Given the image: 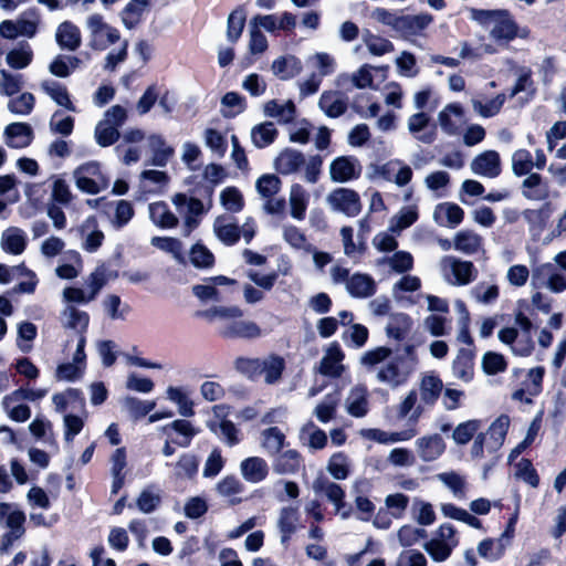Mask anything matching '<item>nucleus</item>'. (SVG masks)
<instances>
[{
  "mask_svg": "<svg viewBox=\"0 0 566 566\" xmlns=\"http://www.w3.org/2000/svg\"><path fill=\"white\" fill-rule=\"evenodd\" d=\"M551 214V202H545L539 209H525L522 211V216L528 223V231L534 240L538 239L546 229Z\"/></svg>",
  "mask_w": 566,
  "mask_h": 566,
  "instance_id": "nucleus-8",
  "label": "nucleus"
},
{
  "mask_svg": "<svg viewBox=\"0 0 566 566\" xmlns=\"http://www.w3.org/2000/svg\"><path fill=\"white\" fill-rule=\"evenodd\" d=\"M459 544L455 527L451 523H443L437 528L433 537L423 544V548L434 562L441 563L451 556Z\"/></svg>",
  "mask_w": 566,
  "mask_h": 566,
  "instance_id": "nucleus-1",
  "label": "nucleus"
},
{
  "mask_svg": "<svg viewBox=\"0 0 566 566\" xmlns=\"http://www.w3.org/2000/svg\"><path fill=\"white\" fill-rule=\"evenodd\" d=\"M471 169L476 175L488 178H496L502 171L499 153L495 150H485L479 154L472 160Z\"/></svg>",
  "mask_w": 566,
  "mask_h": 566,
  "instance_id": "nucleus-6",
  "label": "nucleus"
},
{
  "mask_svg": "<svg viewBox=\"0 0 566 566\" xmlns=\"http://www.w3.org/2000/svg\"><path fill=\"white\" fill-rule=\"evenodd\" d=\"M88 25L92 29L93 34L90 46L93 50H105L107 48V43L102 40V31H104L108 24L104 23L101 14L96 13L88 18Z\"/></svg>",
  "mask_w": 566,
  "mask_h": 566,
  "instance_id": "nucleus-54",
  "label": "nucleus"
},
{
  "mask_svg": "<svg viewBox=\"0 0 566 566\" xmlns=\"http://www.w3.org/2000/svg\"><path fill=\"white\" fill-rule=\"evenodd\" d=\"M55 39L61 49L75 51L81 45V31L71 21L62 22L56 30Z\"/></svg>",
  "mask_w": 566,
  "mask_h": 566,
  "instance_id": "nucleus-19",
  "label": "nucleus"
},
{
  "mask_svg": "<svg viewBox=\"0 0 566 566\" xmlns=\"http://www.w3.org/2000/svg\"><path fill=\"white\" fill-rule=\"evenodd\" d=\"M481 245V237L470 231H460L454 238V248L467 254L475 253Z\"/></svg>",
  "mask_w": 566,
  "mask_h": 566,
  "instance_id": "nucleus-49",
  "label": "nucleus"
},
{
  "mask_svg": "<svg viewBox=\"0 0 566 566\" xmlns=\"http://www.w3.org/2000/svg\"><path fill=\"white\" fill-rule=\"evenodd\" d=\"M151 0H130L123 11H122V21L124 25L132 30L134 29L140 21L145 9L150 4Z\"/></svg>",
  "mask_w": 566,
  "mask_h": 566,
  "instance_id": "nucleus-31",
  "label": "nucleus"
},
{
  "mask_svg": "<svg viewBox=\"0 0 566 566\" xmlns=\"http://www.w3.org/2000/svg\"><path fill=\"white\" fill-rule=\"evenodd\" d=\"M149 146L153 153L150 165L165 167L175 154V149L167 145L161 135L154 134L149 137Z\"/></svg>",
  "mask_w": 566,
  "mask_h": 566,
  "instance_id": "nucleus-22",
  "label": "nucleus"
},
{
  "mask_svg": "<svg viewBox=\"0 0 566 566\" xmlns=\"http://www.w3.org/2000/svg\"><path fill=\"white\" fill-rule=\"evenodd\" d=\"M405 356H396L392 360L388 361L377 373V379L381 382L388 384L392 388L405 385L412 371V368L405 369Z\"/></svg>",
  "mask_w": 566,
  "mask_h": 566,
  "instance_id": "nucleus-4",
  "label": "nucleus"
},
{
  "mask_svg": "<svg viewBox=\"0 0 566 566\" xmlns=\"http://www.w3.org/2000/svg\"><path fill=\"white\" fill-rule=\"evenodd\" d=\"M443 389V382L436 375H426L420 382L421 400L426 405H434Z\"/></svg>",
  "mask_w": 566,
  "mask_h": 566,
  "instance_id": "nucleus-29",
  "label": "nucleus"
},
{
  "mask_svg": "<svg viewBox=\"0 0 566 566\" xmlns=\"http://www.w3.org/2000/svg\"><path fill=\"white\" fill-rule=\"evenodd\" d=\"M272 70L281 80H290L302 71V64L294 55L280 56L273 61Z\"/></svg>",
  "mask_w": 566,
  "mask_h": 566,
  "instance_id": "nucleus-30",
  "label": "nucleus"
},
{
  "mask_svg": "<svg viewBox=\"0 0 566 566\" xmlns=\"http://www.w3.org/2000/svg\"><path fill=\"white\" fill-rule=\"evenodd\" d=\"M481 427V420L472 419L459 423L453 430L452 438L458 444H467L476 434Z\"/></svg>",
  "mask_w": 566,
  "mask_h": 566,
  "instance_id": "nucleus-48",
  "label": "nucleus"
},
{
  "mask_svg": "<svg viewBox=\"0 0 566 566\" xmlns=\"http://www.w3.org/2000/svg\"><path fill=\"white\" fill-rule=\"evenodd\" d=\"M302 455L296 450L280 452L274 462V471L279 474H294L300 470Z\"/></svg>",
  "mask_w": 566,
  "mask_h": 566,
  "instance_id": "nucleus-25",
  "label": "nucleus"
},
{
  "mask_svg": "<svg viewBox=\"0 0 566 566\" xmlns=\"http://www.w3.org/2000/svg\"><path fill=\"white\" fill-rule=\"evenodd\" d=\"M543 411H539L536 417L532 420L525 438L511 451L509 459L514 460L523 451H525L535 440L542 424Z\"/></svg>",
  "mask_w": 566,
  "mask_h": 566,
  "instance_id": "nucleus-45",
  "label": "nucleus"
},
{
  "mask_svg": "<svg viewBox=\"0 0 566 566\" xmlns=\"http://www.w3.org/2000/svg\"><path fill=\"white\" fill-rule=\"evenodd\" d=\"M1 247L4 252L19 255L27 248V241L19 228L11 227L2 233Z\"/></svg>",
  "mask_w": 566,
  "mask_h": 566,
  "instance_id": "nucleus-27",
  "label": "nucleus"
},
{
  "mask_svg": "<svg viewBox=\"0 0 566 566\" xmlns=\"http://www.w3.org/2000/svg\"><path fill=\"white\" fill-rule=\"evenodd\" d=\"M510 428V417L501 415L497 417L489 428L490 438L494 441L496 447L503 444Z\"/></svg>",
  "mask_w": 566,
  "mask_h": 566,
  "instance_id": "nucleus-61",
  "label": "nucleus"
},
{
  "mask_svg": "<svg viewBox=\"0 0 566 566\" xmlns=\"http://www.w3.org/2000/svg\"><path fill=\"white\" fill-rule=\"evenodd\" d=\"M416 444L418 454L424 462L437 460L446 451V442L439 433L418 438Z\"/></svg>",
  "mask_w": 566,
  "mask_h": 566,
  "instance_id": "nucleus-11",
  "label": "nucleus"
},
{
  "mask_svg": "<svg viewBox=\"0 0 566 566\" xmlns=\"http://www.w3.org/2000/svg\"><path fill=\"white\" fill-rule=\"evenodd\" d=\"M451 114L461 117L464 114L463 107L459 103L448 104L443 111L439 113V123L441 128L448 135H455L458 133L457 124L451 119Z\"/></svg>",
  "mask_w": 566,
  "mask_h": 566,
  "instance_id": "nucleus-42",
  "label": "nucleus"
},
{
  "mask_svg": "<svg viewBox=\"0 0 566 566\" xmlns=\"http://www.w3.org/2000/svg\"><path fill=\"white\" fill-rule=\"evenodd\" d=\"M203 176L206 179H208L209 184L197 185L195 188V191H197L201 197L208 199V201H209L208 209H209L212 206V197L214 193V187L218 184L222 182L227 178L228 174L221 165L211 163L206 166Z\"/></svg>",
  "mask_w": 566,
  "mask_h": 566,
  "instance_id": "nucleus-9",
  "label": "nucleus"
},
{
  "mask_svg": "<svg viewBox=\"0 0 566 566\" xmlns=\"http://www.w3.org/2000/svg\"><path fill=\"white\" fill-rule=\"evenodd\" d=\"M305 164L304 154L291 147L281 150L274 159L275 170L283 176L297 172Z\"/></svg>",
  "mask_w": 566,
  "mask_h": 566,
  "instance_id": "nucleus-7",
  "label": "nucleus"
},
{
  "mask_svg": "<svg viewBox=\"0 0 566 566\" xmlns=\"http://www.w3.org/2000/svg\"><path fill=\"white\" fill-rule=\"evenodd\" d=\"M168 398L178 406V411L184 417L195 415L193 402L179 387H169L167 389Z\"/></svg>",
  "mask_w": 566,
  "mask_h": 566,
  "instance_id": "nucleus-51",
  "label": "nucleus"
},
{
  "mask_svg": "<svg viewBox=\"0 0 566 566\" xmlns=\"http://www.w3.org/2000/svg\"><path fill=\"white\" fill-rule=\"evenodd\" d=\"M419 218L416 207H405L394 217L390 230L400 231L411 227Z\"/></svg>",
  "mask_w": 566,
  "mask_h": 566,
  "instance_id": "nucleus-58",
  "label": "nucleus"
},
{
  "mask_svg": "<svg viewBox=\"0 0 566 566\" xmlns=\"http://www.w3.org/2000/svg\"><path fill=\"white\" fill-rule=\"evenodd\" d=\"M220 336L226 339H254L261 336L260 326L251 321H233L220 331Z\"/></svg>",
  "mask_w": 566,
  "mask_h": 566,
  "instance_id": "nucleus-12",
  "label": "nucleus"
},
{
  "mask_svg": "<svg viewBox=\"0 0 566 566\" xmlns=\"http://www.w3.org/2000/svg\"><path fill=\"white\" fill-rule=\"evenodd\" d=\"M206 145L214 153L223 156L228 149L227 138L214 128H207L205 130Z\"/></svg>",
  "mask_w": 566,
  "mask_h": 566,
  "instance_id": "nucleus-64",
  "label": "nucleus"
},
{
  "mask_svg": "<svg viewBox=\"0 0 566 566\" xmlns=\"http://www.w3.org/2000/svg\"><path fill=\"white\" fill-rule=\"evenodd\" d=\"M327 471L336 480H345L349 475V465L344 452L334 453L327 464Z\"/></svg>",
  "mask_w": 566,
  "mask_h": 566,
  "instance_id": "nucleus-55",
  "label": "nucleus"
},
{
  "mask_svg": "<svg viewBox=\"0 0 566 566\" xmlns=\"http://www.w3.org/2000/svg\"><path fill=\"white\" fill-rule=\"evenodd\" d=\"M365 42L369 52L375 56H381L395 50L391 41L379 35L371 34L370 32H368V35L365 38Z\"/></svg>",
  "mask_w": 566,
  "mask_h": 566,
  "instance_id": "nucleus-60",
  "label": "nucleus"
},
{
  "mask_svg": "<svg viewBox=\"0 0 566 566\" xmlns=\"http://www.w3.org/2000/svg\"><path fill=\"white\" fill-rule=\"evenodd\" d=\"M327 201L335 211H339L347 217H356L361 211L359 195L349 188H337L333 190Z\"/></svg>",
  "mask_w": 566,
  "mask_h": 566,
  "instance_id": "nucleus-3",
  "label": "nucleus"
},
{
  "mask_svg": "<svg viewBox=\"0 0 566 566\" xmlns=\"http://www.w3.org/2000/svg\"><path fill=\"white\" fill-rule=\"evenodd\" d=\"M291 216L296 220H303L306 216L307 199L303 187L293 184L290 193Z\"/></svg>",
  "mask_w": 566,
  "mask_h": 566,
  "instance_id": "nucleus-38",
  "label": "nucleus"
},
{
  "mask_svg": "<svg viewBox=\"0 0 566 566\" xmlns=\"http://www.w3.org/2000/svg\"><path fill=\"white\" fill-rule=\"evenodd\" d=\"M284 368V359L279 355H271L269 361L264 360L265 381L268 384L276 382L282 377Z\"/></svg>",
  "mask_w": 566,
  "mask_h": 566,
  "instance_id": "nucleus-62",
  "label": "nucleus"
},
{
  "mask_svg": "<svg viewBox=\"0 0 566 566\" xmlns=\"http://www.w3.org/2000/svg\"><path fill=\"white\" fill-rule=\"evenodd\" d=\"M76 187L84 193L97 195L108 187V180L99 181L95 178L74 175Z\"/></svg>",
  "mask_w": 566,
  "mask_h": 566,
  "instance_id": "nucleus-63",
  "label": "nucleus"
},
{
  "mask_svg": "<svg viewBox=\"0 0 566 566\" xmlns=\"http://www.w3.org/2000/svg\"><path fill=\"white\" fill-rule=\"evenodd\" d=\"M505 102L504 94H497L494 98L490 99L486 104H483L479 99H472V106L482 117L490 118L500 113Z\"/></svg>",
  "mask_w": 566,
  "mask_h": 566,
  "instance_id": "nucleus-53",
  "label": "nucleus"
},
{
  "mask_svg": "<svg viewBox=\"0 0 566 566\" xmlns=\"http://www.w3.org/2000/svg\"><path fill=\"white\" fill-rule=\"evenodd\" d=\"M42 88L59 106L71 112H76V106L71 101L66 86L59 82H53L52 84L43 82Z\"/></svg>",
  "mask_w": 566,
  "mask_h": 566,
  "instance_id": "nucleus-34",
  "label": "nucleus"
},
{
  "mask_svg": "<svg viewBox=\"0 0 566 566\" xmlns=\"http://www.w3.org/2000/svg\"><path fill=\"white\" fill-rule=\"evenodd\" d=\"M300 520L301 514L297 506H284L281 509L277 527L283 546H289L292 535L297 531Z\"/></svg>",
  "mask_w": 566,
  "mask_h": 566,
  "instance_id": "nucleus-13",
  "label": "nucleus"
},
{
  "mask_svg": "<svg viewBox=\"0 0 566 566\" xmlns=\"http://www.w3.org/2000/svg\"><path fill=\"white\" fill-rule=\"evenodd\" d=\"M264 113L269 117H280L283 123H292L296 116V106L292 99L284 105H280L276 99H271L264 104Z\"/></svg>",
  "mask_w": 566,
  "mask_h": 566,
  "instance_id": "nucleus-32",
  "label": "nucleus"
},
{
  "mask_svg": "<svg viewBox=\"0 0 566 566\" xmlns=\"http://www.w3.org/2000/svg\"><path fill=\"white\" fill-rule=\"evenodd\" d=\"M199 470V459L192 453H182L176 463L178 478L195 480Z\"/></svg>",
  "mask_w": 566,
  "mask_h": 566,
  "instance_id": "nucleus-41",
  "label": "nucleus"
},
{
  "mask_svg": "<svg viewBox=\"0 0 566 566\" xmlns=\"http://www.w3.org/2000/svg\"><path fill=\"white\" fill-rule=\"evenodd\" d=\"M428 533L424 528L412 525H403L398 531V539L401 546L410 547L421 538H427Z\"/></svg>",
  "mask_w": 566,
  "mask_h": 566,
  "instance_id": "nucleus-59",
  "label": "nucleus"
},
{
  "mask_svg": "<svg viewBox=\"0 0 566 566\" xmlns=\"http://www.w3.org/2000/svg\"><path fill=\"white\" fill-rule=\"evenodd\" d=\"M360 167H356L355 160L349 156L335 158L329 167L331 179L335 182H347L359 178Z\"/></svg>",
  "mask_w": 566,
  "mask_h": 566,
  "instance_id": "nucleus-10",
  "label": "nucleus"
},
{
  "mask_svg": "<svg viewBox=\"0 0 566 566\" xmlns=\"http://www.w3.org/2000/svg\"><path fill=\"white\" fill-rule=\"evenodd\" d=\"M475 18L482 22H495L491 31L495 40L512 41L517 36L518 25L509 10H476Z\"/></svg>",
  "mask_w": 566,
  "mask_h": 566,
  "instance_id": "nucleus-2",
  "label": "nucleus"
},
{
  "mask_svg": "<svg viewBox=\"0 0 566 566\" xmlns=\"http://www.w3.org/2000/svg\"><path fill=\"white\" fill-rule=\"evenodd\" d=\"M163 432L171 438L174 444L180 448H187L191 444L192 439L197 436L198 430L189 420L177 419L163 427Z\"/></svg>",
  "mask_w": 566,
  "mask_h": 566,
  "instance_id": "nucleus-5",
  "label": "nucleus"
},
{
  "mask_svg": "<svg viewBox=\"0 0 566 566\" xmlns=\"http://www.w3.org/2000/svg\"><path fill=\"white\" fill-rule=\"evenodd\" d=\"M234 367L239 373L254 380L263 374L264 360L241 356L234 360Z\"/></svg>",
  "mask_w": 566,
  "mask_h": 566,
  "instance_id": "nucleus-40",
  "label": "nucleus"
},
{
  "mask_svg": "<svg viewBox=\"0 0 566 566\" xmlns=\"http://www.w3.org/2000/svg\"><path fill=\"white\" fill-rule=\"evenodd\" d=\"M523 196L530 200H545L548 198V185L537 172L528 174V177L523 180Z\"/></svg>",
  "mask_w": 566,
  "mask_h": 566,
  "instance_id": "nucleus-21",
  "label": "nucleus"
},
{
  "mask_svg": "<svg viewBox=\"0 0 566 566\" xmlns=\"http://www.w3.org/2000/svg\"><path fill=\"white\" fill-rule=\"evenodd\" d=\"M452 274L455 284L468 285L478 276V271L471 261H462L455 258H449Z\"/></svg>",
  "mask_w": 566,
  "mask_h": 566,
  "instance_id": "nucleus-26",
  "label": "nucleus"
},
{
  "mask_svg": "<svg viewBox=\"0 0 566 566\" xmlns=\"http://www.w3.org/2000/svg\"><path fill=\"white\" fill-rule=\"evenodd\" d=\"M6 144L10 148H24L33 140V130L28 123H11L4 128Z\"/></svg>",
  "mask_w": 566,
  "mask_h": 566,
  "instance_id": "nucleus-14",
  "label": "nucleus"
},
{
  "mask_svg": "<svg viewBox=\"0 0 566 566\" xmlns=\"http://www.w3.org/2000/svg\"><path fill=\"white\" fill-rule=\"evenodd\" d=\"M33 51L27 41H20L19 46L7 54V63L11 69L22 70L31 64Z\"/></svg>",
  "mask_w": 566,
  "mask_h": 566,
  "instance_id": "nucleus-28",
  "label": "nucleus"
},
{
  "mask_svg": "<svg viewBox=\"0 0 566 566\" xmlns=\"http://www.w3.org/2000/svg\"><path fill=\"white\" fill-rule=\"evenodd\" d=\"M313 488L316 492H324L328 501L335 505L336 511H340L346 506L345 491L339 484L331 482L325 478H318L314 481Z\"/></svg>",
  "mask_w": 566,
  "mask_h": 566,
  "instance_id": "nucleus-23",
  "label": "nucleus"
},
{
  "mask_svg": "<svg viewBox=\"0 0 566 566\" xmlns=\"http://www.w3.org/2000/svg\"><path fill=\"white\" fill-rule=\"evenodd\" d=\"M151 220L163 229H171L178 226V218L164 201L149 205Z\"/></svg>",
  "mask_w": 566,
  "mask_h": 566,
  "instance_id": "nucleus-24",
  "label": "nucleus"
},
{
  "mask_svg": "<svg viewBox=\"0 0 566 566\" xmlns=\"http://www.w3.org/2000/svg\"><path fill=\"white\" fill-rule=\"evenodd\" d=\"M262 446L271 454H279L285 446V434L277 427H270L262 431Z\"/></svg>",
  "mask_w": 566,
  "mask_h": 566,
  "instance_id": "nucleus-44",
  "label": "nucleus"
},
{
  "mask_svg": "<svg viewBox=\"0 0 566 566\" xmlns=\"http://www.w3.org/2000/svg\"><path fill=\"white\" fill-rule=\"evenodd\" d=\"M345 358L337 342H333L326 350V355L322 358L318 373L323 376L339 377L343 371L340 361Z\"/></svg>",
  "mask_w": 566,
  "mask_h": 566,
  "instance_id": "nucleus-15",
  "label": "nucleus"
},
{
  "mask_svg": "<svg viewBox=\"0 0 566 566\" xmlns=\"http://www.w3.org/2000/svg\"><path fill=\"white\" fill-rule=\"evenodd\" d=\"M191 264L197 269H210L216 263L214 254L202 243H195L189 252Z\"/></svg>",
  "mask_w": 566,
  "mask_h": 566,
  "instance_id": "nucleus-39",
  "label": "nucleus"
},
{
  "mask_svg": "<svg viewBox=\"0 0 566 566\" xmlns=\"http://www.w3.org/2000/svg\"><path fill=\"white\" fill-rule=\"evenodd\" d=\"M221 205L230 212L237 213L244 208V199L241 191L234 187L229 186L221 191Z\"/></svg>",
  "mask_w": 566,
  "mask_h": 566,
  "instance_id": "nucleus-47",
  "label": "nucleus"
},
{
  "mask_svg": "<svg viewBox=\"0 0 566 566\" xmlns=\"http://www.w3.org/2000/svg\"><path fill=\"white\" fill-rule=\"evenodd\" d=\"M245 10L243 6L237 7L230 12L227 22V39L231 43H235L242 35L245 25Z\"/></svg>",
  "mask_w": 566,
  "mask_h": 566,
  "instance_id": "nucleus-35",
  "label": "nucleus"
},
{
  "mask_svg": "<svg viewBox=\"0 0 566 566\" xmlns=\"http://www.w3.org/2000/svg\"><path fill=\"white\" fill-rule=\"evenodd\" d=\"M11 503L0 502V522H3L9 531L21 536L25 533V514L21 510H12Z\"/></svg>",
  "mask_w": 566,
  "mask_h": 566,
  "instance_id": "nucleus-18",
  "label": "nucleus"
},
{
  "mask_svg": "<svg viewBox=\"0 0 566 566\" xmlns=\"http://www.w3.org/2000/svg\"><path fill=\"white\" fill-rule=\"evenodd\" d=\"M482 369L486 375L494 376L507 369V361L500 353L486 352L482 358Z\"/></svg>",
  "mask_w": 566,
  "mask_h": 566,
  "instance_id": "nucleus-50",
  "label": "nucleus"
},
{
  "mask_svg": "<svg viewBox=\"0 0 566 566\" xmlns=\"http://www.w3.org/2000/svg\"><path fill=\"white\" fill-rule=\"evenodd\" d=\"M396 324H388L386 333L388 337H391L398 342L403 340L410 333L413 322L412 318L406 314L400 313L395 317Z\"/></svg>",
  "mask_w": 566,
  "mask_h": 566,
  "instance_id": "nucleus-43",
  "label": "nucleus"
},
{
  "mask_svg": "<svg viewBox=\"0 0 566 566\" xmlns=\"http://www.w3.org/2000/svg\"><path fill=\"white\" fill-rule=\"evenodd\" d=\"M474 349L460 348L452 363L453 375L465 382L471 381L474 375Z\"/></svg>",
  "mask_w": 566,
  "mask_h": 566,
  "instance_id": "nucleus-16",
  "label": "nucleus"
},
{
  "mask_svg": "<svg viewBox=\"0 0 566 566\" xmlns=\"http://www.w3.org/2000/svg\"><path fill=\"white\" fill-rule=\"evenodd\" d=\"M279 135L277 129L271 122L255 125L251 132V138L256 148H264L273 144Z\"/></svg>",
  "mask_w": 566,
  "mask_h": 566,
  "instance_id": "nucleus-33",
  "label": "nucleus"
},
{
  "mask_svg": "<svg viewBox=\"0 0 566 566\" xmlns=\"http://www.w3.org/2000/svg\"><path fill=\"white\" fill-rule=\"evenodd\" d=\"M433 18L429 13H420L416 15H400L399 31L410 34H418L429 27Z\"/></svg>",
  "mask_w": 566,
  "mask_h": 566,
  "instance_id": "nucleus-37",
  "label": "nucleus"
},
{
  "mask_svg": "<svg viewBox=\"0 0 566 566\" xmlns=\"http://www.w3.org/2000/svg\"><path fill=\"white\" fill-rule=\"evenodd\" d=\"M515 474L532 488H537L539 485V475L532 461L527 458H522L521 461L516 464Z\"/></svg>",
  "mask_w": 566,
  "mask_h": 566,
  "instance_id": "nucleus-57",
  "label": "nucleus"
},
{
  "mask_svg": "<svg viewBox=\"0 0 566 566\" xmlns=\"http://www.w3.org/2000/svg\"><path fill=\"white\" fill-rule=\"evenodd\" d=\"M534 167L533 157L530 150L521 148L512 156V169L515 176L522 177L531 174Z\"/></svg>",
  "mask_w": 566,
  "mask_h": 566,
  "instance_id": "nucleus-46",
  "label": "nucleus"
},
{
  "mask_svg": "<svg viewBox=\"0 0 566 566\" xmlns=\"http://www.w3.org/2000/svg\"><path fill=\"white\" fill-rule=\"evenodd\" d=\"M355 397L348 402L347 411L350 416L361 418L368 412V400L365 388H355L352 392Z\"/></svg>",
  "mask_w": 566,
  "mask_h": 566,
  "instance_id": "nucleus-56",
  "label": "nucleus"
},
{
  "mask_svg": "<svg viewBox=\"0 0 566 566\" xmlns=\"http://www.w3.org/2000/svg\"><path fill=\"white\" fill-rule=\"evenodd\" d=\"M223 220V216L216 219L214 233L223 244L232 247L237 244L241 238V228L235 223L221 224Z\"/></svg>",
  "mask_w": 566,
  "mask_h": 566,
  "instance_id": "nucleus-36",
  "label": "nucleus"
},
{
  "mask_svg": "<svg viewBox=\"0 0 566 566\" xmlns=\"http://www.w3.org/2000/svg\"><path fill=\"white\" fill-rule=\"evenodd\" d=\"M282 181L274 174H264L256 180L255 187L263 198H272L281 190Z\"/></svg>",
  "mask_w": 566,
  "mask_h": 566,
  "instance_id": "nucleus-52",
  "label": "nucleus"
},
{
  "mask_svg": "<svg viewBox=\"0 0 566 566\" xmlns=\"http://www.w3.org/2000/svg\"><path fill=\"white\" fill-rule=\"evenodd\" d=\"M347 290L353 297L367 298L376 293L377 286L369 274L355 273L347 282Z\"/></svg>",
  "mask_w": 566,
  "mask_h": 566,
  "instance_id": "nucleus-17",
  "label": "nucleus"
},
{
  "mask_svg": "<svg viewBox=\"0 0 566 566\" xmlns=\"http://www.w3.org/2000/svg\"><path fill=\"white\" fill-rule=\"evenodd\" d=\"M241 472L248 482L259 483L266 479L269 474V467L264 459L260 457H250L241 462Z\"/></svg>",
  "mask_w": 566,
  "mask_h": 566,
  "instance_id": "nucleus-20",
  "label": "nucleus"
}]
</instances>
